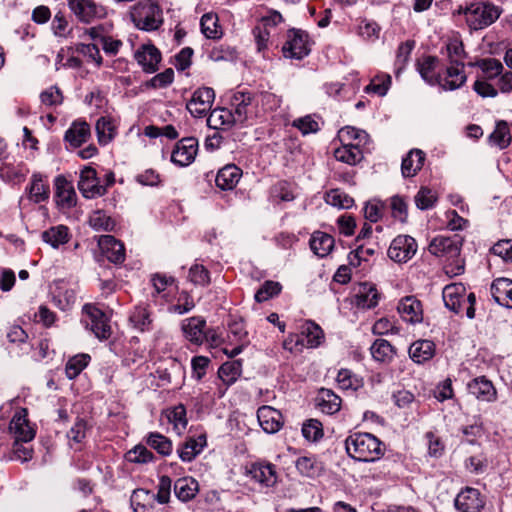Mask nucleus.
<instances>
[{
	"label": "nucleus",
	"instance_id": "nucleus-15",
	"mask_svg": "<svg viewBox=\"0 0 512 512\" xmlns=\"http://www.w3.org/2000/svg\"><path fill=\"white\" fill-rule=\"evenodd\" d=\"M484 505L480 491L473 487L462 489L455 498V507L461 512H479Z\"/></svg>",
	"mask_w": 512,
	"mask_h": 512
},
{
	"label": "nucleus",
	"instance_id": "nucleus-21",
	"mask_svg": "<svg viewBox=\"0 0 512 512\" xmlns=\"http://www.w3.org/2000/svg\"><path fill=\"white\" fill-rule=\"evenodd\" d=\"M397 309L402 319L408 323L416 324L423 320L422 304L415 296H406L401 299Z\"/></svg>",
	"mask_w": 512,
	"mask_h": 512
},
{
	"label": "nucleus",
	"instance_id": "nucleus-47",
	"mask_svg": "<svg viewBox=\"0 0 512 512\" xmlns=\"http://www.w3.org/2000/svg\"><path fill=\"white\" fill-rule=\"evenodd\" d=\"M175 282V279L171 276H167L165 274L156 273L151 277V283L153 287V291L151 292L152 301L155 303L158 299H165L167 301L165 294V290L167 286L172 285Z\"/></svg>",
	"mask_w": 512,
	"mask_h": 512
},
{
	"label": "nucleus",
	"instance_id": "nucleus-14",
	"mask_svg": "<svg viewBox=\"0 0 512 512\" xmlns=\"http://www.w3.org/2000/svg\"><path fill=\"white\" fill-rule=\"evenodd\" d=\"M461 245L462 241L458 235H439L431 241L429 251L438 257L454 258L460 254Z\"/></svg>",
	"mask_w": 512,
	"mask_h": 512
},
{
	"label": "nucleus",
	"instance_id": "nucleus-32",
	"mask_svg": "<svg viewBox=\"0 0 512 512\" xmlns=\"http://www.w3.org/2000/svg\"><path fill=\"white\" fill-rule=\"evenodd\" d=\"M90 126L85 121H74L65 132L64 139L73 147H80L90 137Z\"/></svg>",
	"mask_w": 512,
	"mask_h": 512
},
{
	"label": "nucleus",
	"instance_id": "nucleus-37",
	"mask_svg": "<svg viewBox=\"0 0 512 512\" xmlns=\"http://www.w3.org/2000/svg\"><path fill=\"white\" fill-rule=\"evenodd\" d=\"M295 466L302 476L308 478H317L324 471L323 463L313 456L299 457L295 462Z\"/></svg>",
	"mask_w": 512,
	"mask_h": 512
},
{
	"label": "nucleus",
	"instance_id": "nucleus-38",
	"mask_svg": "<svg viewBox=\"0 0 512 512\" xmlns=\"http://www.w3.org/2000/svg\"><path fill=\"white\" fill-rule=\"evenodd\" d=\"M334 243V238L331 235L316 231L310 239V248L317 256L323 258L332 251Z\"/></svg>",
	"mask_w": 512,
	"mask_h": 512
},
{
	"label": "nucleus",
	"instance_id": "nucleus-57",
	"mask_svg": "<svg viewBox=\"0 0 512 512\" xmlns=\"http://www.w3.org/2000/svg\"><path fill=\"white\" fill-rule=\"evenodd\" d=\"M147 444L163 456H168L172 452V442L158 432H152L148 435Z\"/></svg>",
	"mask_w": 512,
	"mask_h": 512
},
{
	"label": "nucleus",
	"instance_id": "nucleus-17",
	"mask_svg": "<svg viewBox=\"0 0 512 512\" xmlns=\"http://www.w3.org/2000/svg\"><path fill=\"white\" fill-rule=\"evenodd\" d=\"M98 246L108 261L114 264H121L125 260V247L122 242L112 235L99 237Z\"/></svg>",
	"mask_w": 512,
	"mask_h": 512
},
{
	"label": "nucleus",
	"instance_id": "nucleus-24",
	"mask_svg": "<svg viewBox=\"0 0 512 512\" xmlns=\"http://www.w3.org/2000/svg\"><path fill=\"white\" fill-rule=\"evenodd\" d=\"M135 59L145 72L154 73L158 69V64L161 61V53L153 45H143L142 48L135 53Z\"/></svg>",
	"mask_w": 512,
	"mask_h": 512
},
{
	"label": "nucleus",
	"instance_id": "nucleus-53",
	"mask_svg": "<svg viewBox=\"0 0 512 512\" xmlns=\"http://www.w3.org/2000/svg\"><path fill=\"white\" fill-rule=\"evenodd\" d=\"M415 47V42L412 40H407L401 43L397 49L396 59H395V74L398 77L399 74L405 69L408 60L410 58L411 52Z\"/></svg>",
	"mask_w": 512,
	"mask_h": 512
},
{
	"label": "nucleus",
	"instance_id": "nucleus-7",
	"mask_svg": "<svg viewBox=\"0 0 512 512\" xmlns=\"http://www.w3.org/2000/svg\"><path fill=\"white\" fill-rule=\"evenodd\" d=\"M84 322L93 334L100 340H106L111 336V327L106 314L93 304H85L83 307Z\"/></svg>",
	"mask_w": 512,
	"mask_h": 512
},
{
	"label": "nucleus",
	"instance_id": "nucleus-10",
	"mask_svg": "<svg viewBox=\"0 0 512 512\" xmlns=\"http://www.w3.org/2000/svg\"><path fill=\"white\" fill-rule=\"evenodd\" d=\"M416 240L409 235L395 237L387 251L388 257L397 263H406L417 252Z\"/></svg>",
	"mask_w": 512,
	"mask_h": 512
},
{
	"label": "nucleus",
	"instance_id": "nucleus-52",
	"mask_svg": "<svg viewBox=\"0 0 512 512\" xmlns=\"http://www.w3.org/2000/svg\"><path fill=\"white\" fill-rule=\"evenodd\" d=\"M95 128L97 132L98 142L101 145L108 144L115 137V126L109 118H99L96 122Z\"/></svg>",
	"mask_w": 512,
	"mask_h": 512
},
{
	"label": "nucleus",
	"instance_id": "nucleus-20",
	"mask_svg": "<svg viewBox=\"0 0 512 512\" xmlns=\"http://www.w3.org/2000/svg\"><path fill=\"white\" fill-rule=\"evenodd\" d=\"M206 321L200 316H194L182 321L181 329L186 340L195 345H201L205 340Z\"/></svg>",
	"mask_w": 512,
	"mask_h": 512
},
{
	"label": "nucleus",
	"instance_id": "nucleus-54",
	"mask_svg": "<svg viewBox=\"0 0 512 512\" xmlns=\"http://www.w3.org/2000/svg\"><path fill=\"white\" fill-rule=\"evenodd\" d=\"M488 466V458L483 453L472 455L464 461L466 471L473 475L484 474L487 471Z\"/></svg>",
	"mask_w": 512,
	"mask_h": 512
},
{
	"label": "nucleus",
	"instance_id": "nucleus-36",
	"mask_svg": "<svg viewBox=\"0 0 512 512\" xmlns=\"http://www.w3.org/2000/svg\"><path fill=\"white\" fill-rule=\"evenodd\" d=\"M155 501V493L149 490L136 489L131 495V505L135 512H153Z\"/></svg>",
	"mask_w": 512,
	"mask_h": 512
},
{
	"label": "nucleus",
	"instance_id": "nucleus-26",
	"mask_svg": "<svg viewBox=\"0 0 512 512\" xmlns=\"http://www.w3.org/2000/svg\"><path fill=\"white\" fill-rule=\"evenodd\" d=\"M51 295L52 303L62 311L71 309L76 302V291L63 282H59L55 285Z\"/></svg>",
	"mask_w": 512,
	"mask_h": 512
},
{
	"label": "nucleus",
	"instance_id": "nucleus-43",
	"mask_svg": "<svg viewBox=\"0 0 512 512\" xmlns=\"http://www.w3.org/2000/svg\"><path fill=\"white\" fill-rule=\"evenodd\" d=\"M374 360L378 362H390L396 354L395 348L385 339H376L370 347Z\"/></svg>",
	"mask_w": 512,
	"mask_h": 512
},
{
	"label": "nucleus",
	"instance_id": "nucleus-49",
	"mask_svg": "<svg viewBox=\"0 0 512 512\" xmlns=\"http://www.w3.org/2000/svg\"><path fill=\"white\" fill-rule=\"evenodd\" d=\"M90 359V355L85 353L77 354L71 357L65 366V373L67 378L70 380L76 378L87 367Z\"/></svg>",
	"mask_w": 512,
	"mask_h": 512
},
{
	"label": "nucleus",
	"instance_id": "nucleus-63",
	"mask_svg": "<svg viewBox=\"0 0 512 512\" xmlns=\"http://www.w3.org/2000/svg\"><path fill=\"white\" fill-rule=\"evenodd\" d=\"M168 419L170 423L173 424L174 429L178 433H181L183 430H185L188 423L185 406L179 404L171 409L168 414Z\"/></svg>",
	"mask_w": 512,
	"mask_h": 512
},
{
	"label": "nucleus",
	"instance_id": "nucleus-8",
	"mask_svg": "<svg viewBox=\"0 0 512 512\" xmlns=\"http://www.w3.org/2000/svg\"><path fill=\"white\" fill-rule=\"evenodd\" d=\"M71 12L81 23L90 24L103 19L107 12L104 6L94 0H67Z\"/></svg>",
	"mask_w": 512,
	"mask_h": 512
},
{
	"label": "nucleus",
	"instance_id": "nucleus-18",
	"mask_svg": "<svg viewBox=\"0 0 512 512\" xmlns=\"http://www.w3.org/2000/svg\"><path fill=\"white\" fill-rule=\"evenodd\" d=\"M380 294L369 282L359 283L355 289L353 304L359 309H371L378 305Z\"/></svg>",
	"mask_w": 512,
	"mask_h": 512
},
{
	"label": "nucleus",
	"instance_id": "nucleus-51",
	"mask_svg": "<svg viewBox=\"0 0 512 512\" xmlns=\"http://www.w3.org/2000/svg\"><path fill=\"white\" fill-rule=\"evenodd\" d=\"M202 33L209 39H217L221 37V30L218 25V17L213 13H206L201 17L200 21Z\"/></svg>",
	"mask_w": 512,
	"mask_h": 512
},
{
	"label": "nucleus",
	"instance_id": "nucleus-62",
	"mask_svg": "<svg viewBox=\"0 0 512 512\" xmlns=\"http://www.w3.org/2000/svg\"><path fill=\"white\" fill-rule=\"evenodd\" d=\"M391 86V77L388 74L374 77L370 84L366 86L367 93H375L379 96H385Z\"/></svg>",
	"mask_w": 512,
	"mask_h": 512
},
{
	"label": "nucleus",
	"instance_id": "nucleus-48",
	"mask_svg": "<svg viewBox=\"0 0 512 512\" xmlns=\"http://www.w3.org/2000/svg\"><path fill=\"white\" fill-rule=\"evenodd\" d=\"M511 138L508 123L504 120L496 123L494 131L489 136L490 142L500 149L508 147L511 142Z\"/></svg>",
	"mask_w": 512,
	"mask_h": 512
},
{
	"label": "nucleus",
	"instance_id": "nucleus-11",
	"mask_svg": "<svg viewBox=\"0 0 512 512\" xmlns=\"http://www.w3.org/2000/svg\"><path fill=\"white\" fill-rule=\"evenodd\" d=\"M78 189L87 199L101 197L106 193V187L101 184L94 168L86 166L80 171Z\"/></svg>",
	"mask_w": 512,
	"mask_h": 512
},
{
	"label": "nucleus",
	"instance_id": "nucleus-60",
	"mask_svg": "<svg viewBox=\"0 0 512 512\" xmlns=\"http://www.w3.org/2000/svg\"><path fill=\"white\" fill-rule=\"evenodd\" d=\"M415 204L420 210H427L432 208L437 201V194L432 189L421 187L415 195Z\"/></svg>",
	"mask_w": 512,
	"mask_h": 512
},
{
	"label": "nucleus",
	"instance_id": "nucleus-31",
	"mask_svg": "<svg viewBox=\"0 0 512 512\" xmlns=\"http://www.w3.org/2000/svg\"><path fill=\"white\" fill-rule=\"evenodd\" d=\"M315 400L318 409L327 415H333L341 409V398L330 389L321 388Z\"/></svg>",
	"mask_w": 512,
	"mask_h": 512
},
{
	"label": "nucleus",
	"instance_id": "nucleus-45",
	"mask_svg": "<svg viewBox=\"0 0 512 512\" xmlns=\"http://www.w3.org/2000/svg\"><path fill=\"white\" fill-rule=\"evenodd\" d=\"M234 124L232 111L227 108H217L210 112L207 118V125L214 129L219 130L224 126H231Z\"/></svg>",
	"mask_w": 512,
	"mask_h": 512
},
{
	"label": "nucleus",
	"instance_id": "nucleus-29",
	"mask_svg": "<svg viewBox=\"0 0 512 512\" xmlns=\"http://www.w3.org/2000/svg\"><path fill=\"white\" fill-rule=\"evenodd\" d=\"M242 176V170L234 164L221 168L215 179L216 186L221 190H233Z\"/></svg>",
	"mask_w": 512,
	"mask_h": 512
},
{
	"label": "nucleus",
	"instance_id": "nucleus-5",
	"mask_svg": "<svg viewBox=\"0 0 512 512\" xmlns=\"http://www.w3.org/2000/svg\"><path fill=\"white\" fill-rule=\"evenodd\" d=\"M502 9L491 2H476L469 5L467 25L472 30H482L492 25L501 15Z\"/></svg>",
	"mask_w": 512,
	"mask_h": 512
},
{
	"label": "nucleus",
	"instance_id": "nucleus-55",
	"mask_svg": "<svg viewBox=\"0 0 512 512\" xmlns=\"http://www.w3.org/2000/svg\"><path fill=\"white\" fill-rule=\"evenodd\" d=\"M325 200L327 204L340 209H349L354 204L353 198L340 189L327 192Z\"/></svg>",
	"mask_w": 512,
	"mask_h": 512
},
{
	"label": "nucleus",
	"instance_id": "nucleus-30",
	"mask_svg": "<svg viewBox=\"0 0 512 512\" xmlns=\"http://www.w3.org/2000/svg\"><path fill=\"white\" fill-rule=\"evenodd\" d=\"M26 194L28 199L36 204L49 198V185L42 174L34 173L32 175L30 185L26 188Z\"/></svg>",
	"mask_w": 512,
	"mask_h": 512
},
{
	"label": "nucleus",
	"instance_id": "nucleus-12",
	"mask_svg": "<svg viewBox=\"0 0 512 512\" xmlns=\"http://www.w3.org/2000/svg\"><path fill=\"white\" fill-rule=\"evenodd\" d=\"M214 99L215 92L212 88L201 87L194 91L186 108L192 116L201 118L211 110Z\"/></svg>",
	"mask_w": 512,
	"mask_h": 512
},
{
	"label": "nucleus",
	"instance_id": "nucleus-22",
	"mask_svg": "<svg viewBox=\"0 0 512 512\" xmlns=\"http://www.w3.org/2000/svg\"><path fill=\"white\" fill-rule=\"evenodd\" d=\"M248 473L253 480L264 487H272L277 482V472L271 463H254Z\"/></svg>",
	"mask_w": 512,
	"mask_h": 512
},
{
	"label": "nucleus",
	"instance_id": "nucleus-61",
	"mask_svg": "<svg viewBox=\"0 0 512 512\" xmlns=\"http://www.w3.org/2000/svg\"><path fill=\"white\" fill-rule=\"evenodd\" d=\"M282 286L276 281H265L255 293V300L259 303L265 302L281 292Z\"/></svg>",
	"mask_w": 512,
	"mask_h": 512
},
{
	"label": "nucleus",
	"instance_id": "nucleus-39",
	"mask_svg": "<svg viewBox=\"0 0 512 512\" xmlns=\"http://www.w3.org/2000/svg\"><path fill=\"white\" fill-rule=\"evenodd\" d=\"M205 445L206 437L200 435L197 439H188L177 449V453L182 461L190 462L203 450Z\"/></svg>",
	"mask_w": 512,
	"mask_h": 512
},
{
	"label": "nucleus",
	"instance_id": "nucleus-40",
	"mask_svg": "<svg viewBox=\"0 0 512 512\" xmlns=\"http://www.w3.org/2000/svg\"><path fill=\"white\" fill-rule=\"evenodd\" d=\"M56 196L58 202L65 207H72L76 204V192L70 182L64 177L58 176L55 181Z\"/></svg>",
	"mask_w": 512,
	"mask_h": 512
},
{
	"label": "nucleus",
	"instance_id": "nucleus-3",
	"mask_svg": "<svg viewBox=\"0 0 512 512\" xmlns=\"http://www.w3.org/2000/svg\"><path fill=\"white\" fill-rule=\"evenodd\" d=\"M446 53L448 58L447 77L453 78L451 84L446 82V86L450 89H459L467 81L463 63L466 57L463 42L458 38L450 39L446 44Z\"/></svg>",
	"mask_w": 512,
	"mask_h": 512
},
{
	"label": "nucleus",
	"instance_id": "nucleus-56",
	"mask_svg": "<svg viewBox=\"0 0 512 512\" xmlns=\"http://www.w3.org/2000/svg\"><path fill=\"white\" fill-rule=\"evenodd\" d=\"M89 224L96 231H112L115 227V221L102 210L90 215Z\"/></svg>",
	"mask_w": 512,
	"mask_h": 512
},
{
	"label": "nucleus",
	"instance_id": "nucleus-50",
	"mask_svg": "<svg viewBox=\"0 0 512 512\" xmlns=\"http://www.w3.org/2000/svg\"><path fill=\"white\" fill-rule=\"evenodd\" d=\"M300 335H303L307 348L319 346L324 337L322 329L314 322H307Z\"/></svg>",
	"mask_w": 512,
	"mask_h": 512
},
{
	"label": "nucleus",
	"instance_id": "nucleus-59",
	"mask_svg": "<svg viewBox=\"0 0 512 512\" xmlns=\"http://www.w3.org/2000/svg\"><path fill=\"white\" fill-rule=\"evenodd\" d=\"M303 437L311 442H317L324 436L323 425L317 419H308L302 425Z\"/></svg>",
	"mask_w": 512,
	"mask_h": 512
},
{
	"label": "nucleus",
	"instance_id": "nucleus-4",
	"mask_svg": "<svg viewBox=\"0 0 512 512\" xmlns=\"http://www.w3.org/2000/svg\"><path fill=\"white\" fill-rule=\"evenodd\" d=\"M442 298L446 308L450 311L460 314L465 308L466 316L469 319L475 317V294L472 292L467 294L466 287L462 283L446 285L442 292Z\"/></svg>",
	"mask_w": 512,
	"mask_h": 512
},
{
	"label": "nucleus",
	"instance_id": "nucleus-1",
	"mask_svg": "<svg viewBox=\"0 0 512 512\" xmlns=\"http://www.w3.org/2000/svg\"><path fill=\"white\" fill-rule=\"evenodd\" d=\"M348 455L361 462H374L383 455L382 442L370 433H354L345 440Z\"/></svg>",
	"mask_w": 512,
	"mask_h": 512
},
{
	"label": "nucleus",
	"instance_id": "nucleus-34",
	"mask_svg": "<svg viewBox=\"0 0 512 512\" xmlns=\"http://www.w3.org/2000/svg\"><path fill=\"white\" fill-rule=\"evenodd\" d=\"M129 322L136 330L140 332L152 329L153 319L148 306L139 304L133 308L129 315Z\"/></svg>",
	"mask_w": 512,
	"mask_h": 512
},
{
	"label": "nucleus",
	"instance_id": "nucleus-28",
	"mask_svg": "<svg viewBox=\"0 0 512 512\" xmlns=\"http://www.w3.org/2000/svg\"><path fill=\"white\" fill-rule=\"evenodd\" d=\"M491 295L499 305L512 308V280L508 278L495 279L491 284Z\"/></svg>",
	"mask_w": 512,
	"mask_h": 512
},
{
	"label": "nucleus",
	"instance_id": "nucleus-44",
	"mask_svg": "<svg viewBox=\"0 0 512 512\" xmlns=\"http://www.w3.org/2000/svg\"><path fill=\"white\" fill-rule=\"evenodd\" d=\"M42 240L53 248H58L69 241V230L64 225L51 227L42 233Z\"/></svg>",
	"mask_w": 512,
	"mask_h": 512
},
{
	"label": "nucleus",
	"instance_id": "nucleus-9",
	"mask_svg": "<svg viewBox=\"0 0 512 512\" xmlns=\"http://www.w3.org/2000/svg\"><path fill=\"white\" fill-rule=\"evenodd\" d=\"M285 58L301 60L310 53L308 34L300 29H290L282 46Z\"/></svg>",
	"mask_w": 512,
	"mask_h": 512
},
{
	"label": "nucleus",
	"instance_id": "nucleus-16",
	"mask_svg": "<svg viewBox=\"0 0 512 512\" xmlns=\"http://www.w3.org/2000/svg\"><path fill=\"white\" fill-rule=\"evenodd\" d=\"M27 416V409L20 408L15 412L9 424V429L14 434L15 440H22L25 443H29L35 437V431Z\"/></svg>",
	"mask_w": 512,
	"mask_h": 512
},
{
	"label": "nucleus",
	"instance_id": "nucleus-27",
	"mask_svg": "<svg viewBox=\"0 0 512 512\" xmlns=\"http://www.w3.org/2000/svg\"><path fill=\"white\" fill-rule=\"evenodd\" d=\"M408 352L413 362L423 364L434 357L436 345L431 340L420 339L410 345Z\"/></svg>",
	"mask_w": 512,
	"mask_h": 512
},
{
	"label": "nucleus",
	"instance_id": "nucleus-41",
	"mask_svg": "<svg viewBox=\"0 0 512 512\" xmlns=\"http://www.w3.org/2000/svg\"><path fill=\"white\" fill-rule=\"evenodd\" d=\"M198 488V482L192 477L179 478L174 483V493L183 502L193 499L198 492Z\"/></svg>",
	"mask_w": 512,
	"mask_h": 512
},
{
	"label": "nucleus",
	"instance_id": "nucleus-42",
	"mask_svg": "<svg viewBox=\"0 0 512 512\" xmlns=\"http://www.w3.org/2000/svg\"><path fill=\"white\" fill-rule=\"evenodd\" d=\"M471 66L478 67L482 74L479 76L485 80H493L499 77L503 72L502 63L495 58H483L477 60L475 63H471Z\"/></svg>",
	"mask_w": 512,
	"mask_h": 512
},
{
	"label": "nucleus",
	"instance_id": "nucleus-58",
	"mask_svg": "<svg viewBox=\"0 0 512 512\" xmlns=\"http://www.w3.org/2000/svg\"><path fill=\"white\" fill-rule=\"evenodd\" d=\"M340 142H359V144H367L369 141L368 134L351 126L341 128L338 132Z\"/></svg>",
	"mask_w": 512,
	"mask_h": 512
},
{
	"label": "nucleus",
	"instance_id": "nucleus-6",
	"mask_svg": "<svg viewBox=\"0 0 512 512\" xmlns=\"http://www.w3.org/2000/svg\"><path fill=\"white\" fill-rule=\"evenodd\" d=\"M417 71L422 79L429 85H439L444 91H454L446 86V82L451 84L453 78L447 77V68L440 72V60L436 56L425 55L417 60Z\"/></svg>",
	"mask_w": 512,
	"mask_h": 512
},
{
	"label": "nucleus",
	"instance_id": "nucleus-64",
	"mask_svg": "<svg viewBox=\"0 0 512 512\" xmlns=\"http://www.w3.org/2000/svg\"><path fill=\"white\" fill-rule=\"evenodd\" d=\"M490 252L504 262L512 264V239L499 240L491 247Z\"/></svg>",
	"mask_w": 512,
	"mask_h": 512
},
{
	"label": "nucleus",
	"instance_id": "nucleus-19",
	"mask_svg": "<svg viewBox=\"0 0 512 512\" xmlns=\"http://www.w3.org/2000/svg\"><path fill=\"white\" fill-rule=\"evenodd\" d=\"M468 392L476 399L483 402H494L497 399V391L493 383L485 376H479L467 384Z\"/></svg>",
	"mask_w": 512,
	"mask_h": 512
},
{
	"label": "nucleus",
	"instance_id": "nucleus-23",
	"mask_svg": "<svg viewBox=\"0 0 512 512\" xmlns=\"http://www.w3.org/2000/svg\"><path fill=\"white\" fill-rule=\"evenodd\" d=\"M257 418L260 426L266 433H276L282 427L281 413L270 406L260 407L257 411Z\"/></svg>",
	"mask_w": 512,
	"mask_h": 512
},
{
	"label": "nucleus",
	"instance_id": "nucleus-13",
	"mask_svg": "<svg viewBox=\"0 0 512 512\" xmlns=\"http://www.w3.org/2000/svg\"><path fill=\"white\" fill-rule=\"evenodd\" d=\"M197 153L198 140L194 137L182 138L171 153V162L179 167L189 166L194 162Z\"/></svg>",
	"mask_w": 512,
	"mask_h": 512
},
{
	"label": "nucleus",
	"instance_id": "nucleus-2",
	"mask_svg": "<svg viewBox=\"0 0 512 512\" xmlns=\"http://www.w3.org/2000/svg\"><path fill=\"white\" fill-rule=\"evenodd\" d=\"M130 19L143 31L157 30L163 24L162 9L154 0H139L131 6Z\"/></svg>",
	"mask_w": 512,
	"mask_h": 512
},
{
	"label": "nucleus",
	"instance_id": "nucleus-35",
	"mask_svg": "<svg viewBox=\"0 0 512 512\" xmlns=\"http://www.w3.org/2000/svg\"><path fill=\"white\" fill-rule=\"evenodd\" d=\"M425 153L420 149H412L403 158L401 171L404 177H412L423 167Z\"/></svg>",
	"mask_w": 512,
	"mask_h": 512
},
{
	"label": "nucleus",
	"instance_id": "nucleus-46",
	"mask_svg": "<svg viewBox=\"0 0 512 512\" xmlns=\"http://www.w3.org/2000/svg\"><path fill=\"white\" fill-rule=\"evenodd\" d=\"M242 364L240 361H231L223 363L218 369V377L226 386L234 384L241 376Z\"/></svg>",
	"mask_w": 512,
	"mask_h": 512
},
{
	"label": "nucleus",
	"instance_id": "nucleus-25",
	"mask_svg": "<svg viewBox=\"0 0 512 512\" xmlns=\"http://www.w3.org/2000/svg\"><path fill=\"white\" fill-rule=\"evenodd\" d=\"M252 104V96L248 92H236L231 99V111L234 124L244 123L249 115V106Z\"/></svg>",
	"mask_w": 512,
	"mask_h": 512
},
{
	"label": "nucleus",
	"instance_id": "nucleus-33",
	"mask_svg": "<svg viewBox=\"0 0 512 512\" xmlns=\"http://www.w3.org/2000/svg\"><path fill=\"white\" fill-rule=\"evenodd\" d=\"M342 146L336 148L334 156L338 161L354 165L362 159L361 147L365 144L359 142H341Z\"/></svg>",
	"mask_w": 512,
	"mask_h": 512
}]
</instances>
